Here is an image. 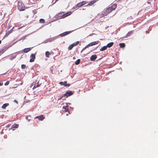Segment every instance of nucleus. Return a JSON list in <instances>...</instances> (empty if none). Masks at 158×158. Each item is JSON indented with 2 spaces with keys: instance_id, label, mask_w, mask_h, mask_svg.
<instances>
[{
  "instance_id": "obj_11",
  "label": "nucleus",
  "mask_w": 158,
  "mask_h": 158,
  "mask_svg": "<svg viewBox=\"0 0 158 158\" xmlns=\"http://www.w3.org/2000/svg\"><path fill=\"white\" fill-rule=\"evenodd\" d=\"M37 81H36L35 82H36ZM40 84H39V81H38L37 82V83H35L34 84V86L33 87V89H34L40 86Z\"/></svg>"
},
{
  "instance_id": "obj_2",
  "label": "nucleus",
  "mask_w": 158,
  "mask_h": 158,
  "mask_svg": "<svg viewBox=\"0 0 158 158\" xmlns=\"http://www.w3.org/2000/svg\"><path fill=\"white\" fill-rule=\"evenodd\" d=\"M18 9L20 11H23L25 10V7L24 4L21 2H19L18 4Z\"/></svg>"
},
{
  "instance_id": "obj_39",
  "label": "nucleus",
  "mask_w": 158,
  "mask_h": 158,
  "mask_svg": "<svg viewBox=\"0 0 158 158\" xmlns=\"http://www.w3.org/2000/svg\"><path fill=\"white\" fill-rule=\"evenodd\" d=\"M1 40H0V44H1Z\"/></svg>"
},
{
  "instance_id": "obj_34",
  "label": "nucleus",
  "mask_w": 158,
  "mask_h": 158,
  "mask_svg": "<svg viewBox=\"0 0 158 158\" xmlns=\"http://www.w3.org/2000/svg\"><path fill=\"white\" fill-rule=\"evenodd\" d=\"M3 85L2 83H0V86L2 85Z\"/></svg>"
},
{
  "instance_id": "obj_33",
  "label": "nucleus",
  "mask_w": 158,
  "mask_h": 158,
  "mask_svg": "<svg viewBox=\"0 0 158 158\" xmlns=\"http://www.w3.org/2000/svg\"><path fill=\"white\" fill-rule=\"evenodd\" d=\"M9 34V33H6V34L5 35V36H6L8 35Z\"/></svg>"
},
{
  "instance_id": "obj_19",
  "label": "nucleus",
  "mask_w": 158,
  "mask_h": 158,
  "mask_svg": "<svg viewBox=\"0 0 158 158\" xmlns=\"http://www.w3.org/2000/svg\"><path fill=\"white\" fill-rule=\"evenodd\" d=\"M96 2V1H92L90 2L88 4V5L89 6H91L93 5Z\"/></svg>"
},
{
  "instance_id": "obj_29",
  "label": "nucleus",
  "mask_w": 158,
  "mask_h": 158,
  "mask_svg": "<svg viewBox=\"0 0 158 158\" xmlns=\"http://www.w3.org/2000/svg\"><path fill=\"white\" fill-rule=\"evenodd\" d=\"M113 42H110L109 43V48L111 47L113 45Z\"/></svg>"
},
{
  "instance_id": "obj_23",
  "label": "nucleus",
  "mask_w": 158,
  "mask_h": 158,
  "mask_svg": "<svg viewBox=\"0 0 158 158\" xmlns=\"http://www.w3.org/2000/svg\"><path fill=\"white\" fill-rule=\"evenodd\" d=\"M119 46L120 48H123L125 46V44L123 43H120L119 44Z\"/></svg>"
},
{
  "instance_id": "obj_15",
  "label": "nucleus",
  "mask_w": 158,
  "mask_h": 158,
  "mask_svg": "<svg viewBox=\"0 0 158 158\" xmlns=\"http://www.w3.org/2000/svg\"><path fill=\"white\" fill-rule=\"evenodd\" d=\"M107 47H109V44H107L106 46H104L103 47L100 49V50L101 51H104L107 49Z\"/></svg>"
},
{
  "instance_id": "obj_5",
  "label": "nucleus",
  "mask_w": 158,
  "mask_h": 158,
  "mask_svg": "<svg viewBox=\"0 0 158 158\" xmlns=\"http://www.w3.org/2000/svg\"><path fill=\"white\" fill-rule=\"evenodd\" d=\"M9 46H5L0 50V53H3L9 48Z\"/></svg>"
},
{
  "instance_id": "obj_22",
  "label": "nucleus",
  "mask_w": 158,
  "mask_h": 158,
  "mask_svg": "<svg viewBox=\"0 0 158 158\" xmlns=\"http://www.w3.org/2000/svg\"><path fill=\"white\" fill-rule=\"evenodd\" d=\"M73 46L71 44L69 46V47L68 48V50H71L72 49V48H73Z\"/></svg>"
},
{
  "instance_id": "obj_10",
  "label": "nucleus",
  "mask_w": 158,
  "mask_h": 158,
  "mask_svg": "<svg viewBox=\"0 0 158 158\" xmlns=\"http://www.w3.org/2000/svg\"><path fill=\"white\" fill-rule=\"evenodd\" d=\"M35 118H38L39 120L42 121L45 118V117H44L43 115H41L36 116Z\"/></svg>"
},
{
  "instance_id": "obj_32",
  "label": "nucleus",
  "mask_w": 158,
  "mask_h": 158,
  "mask_svg": "<svg viewBox=\"0 0 158 158\" xmlns=\"http://www.w3.org/2000/svg\"><path fill=\"white\" fill-rule=\"evenodd\" d=\"M55 39V38H51L50 40V41H52V40H53L54 39Z\"/></svg>"
},
{
  "instance_id": "obj_13",
  "label": "nucleus",
  "mask_w": 158,
  "mask_h": 158,
  "mask_svg": "<svg viewBox=\"0 0 158 158\" xmlns=\"http://www.w3.org/2000/svg\"><path fill=\"white\" fill-rule=\"evenodd\" d=\"M97 58V56L96 55H93L90 57V60L91 61H94Z\"/></svg>"
},
{
  "instance_id": "obj_20",
  "label": "nucleus",
  "mask_w": 158,
  "mask_h": 158,
  "mask_svg": "<svg viewBox=\"0 0 158 158\" xmlns=\"http://www.w3.org/2000/svg\"><path fill=\"white\" fill-rule=\"evenodd\" d=\"M79 42L78 41H77L76 42L73 43L72 44L73 46V47H74V46H75L77 45L78 44H79Z\"/></svg>"
},
{
  "instance_id": "obj_30",
  "label": "nucleus",
  "mask_w": 158,
  "mask_h": 158,
  "mask_svg": "<svg viewBox=\"0 0 158 158\" xmlns=\"http://www.w3.org/2000/svg\"><path fill=\"white\" fill-rule=\"evenodd\" d=\"M26 67V65L25 64H22L21 65V68L22 69H24Z\"/></svg>"
},
{
  "instance_id": "obj_41",
  "label": "nucleus",
  "mask_w": 158,
  "mask_h": 158,
  "mask_svg": "<svg viewBox=\"0 0 158 158\" xmlns=\"http://www.w3.org/2000/svg\"><path fill=\"white\" fill-rule=\"evenodd\" d=\"M66 115H68V114H66Z\"/></svg>"
},
{
  "instance_id": "obj_28",
  "label": "nucleus",
  "mask_w": 158,
  "mask_h": 158,
  "mask_svg": "<svg viewBox=\"0 0 158 158\" xmlns=\"http://www.w3.org/2000/svg\"><path fill=\"white\" fill-rule=\"evenodd\" d=\"M109 10L108 9H107L106 10H104V11L105 12L106 11V14H105L104 15H108V11Z\"/></svg>"
},
{
  "instance_id": "obj_21",
  "label": "nucleus",
  "mask_w": 158,
  "mask_h": 158,
  "mask_svg": "<svg viewBox=\"0 0 158 158\" xmlns=\"http://www.w3.org/2000/svg\"><path fill=\"white\" fill-rule=\"evenodd\" d=\"M50 55V53L48 51H47L45 52V56L47 57H49V56Z\"/></svg>"
},
{
  "instance_id": "obj_17",
  "label": "nucleus",
  "mask_w": 158,
  "mask_h": 158,
  "mask_svg": "<svg viewBox=\"0 0 158 158\" xmlns=\"http://www.w3.org/2000/svg\"><path fill=\"white\" fill-rule=\"evenodd\" d=\"M31 50V48H26L24 49L23 51L24 52L27 53V52H28L30 51Z\"/></svg>"
},
{
  "instance_id": "obj_1",
  "label": "nucleus",
  "mask_w": 158,
  "mask_h": 158,
  "mask_svg": "<svg viewBox=\"0 0 158 158\" xmlns=\"http://www.w3.org/2000/svg\"><path fill=\"white\" fill-rule=\"evenodd\" d=\"M71 14L72 12L71 11H69L65 13H64V12H61L59 13L57 15H56V17L58 19H63L68 16H69Z\"/></svg>"
},
{
  "instance_id": "obj_14",
  "label": "nucleus",
  "mask_w": 158,
  "mask_h": 158,
  "mask_svg": "<svg viewBox=\"0 0 158 158\" xmlns=\"http://www.w3.org/2000/svg\"><path fill=\"white\" fill-rule=\"evenodd\" d=\"M19 125L18 124H14L12 126V128H13V130H14L15 128L18 127Z\"/></svg>"
},
{
  "instance_id": "obj_4",
  "label": "nucleus",
  "mask_w": 158,
  "mask_h": 158,
  "mask_svg": "<svg viewBox=\"0 0 158 158\" xmlns=\"http://www.w3.org/2000/svg\"><path fill=\"white\" fill-rule=\"evenodd\" d=\"M59 84L61 85H63L64 86L69 87L70 86V84L69 83H67V81H64V82H60Z\"/></svg>"
},
{
  "instance_id": "obj_40",
  "label": "nucleus",
  "mask_w": 158,
  "mask_h": 158,
  "mask_svg": "<svg viewBox=\"0 0 158 158\" xmlns=\"http://www.w3.org/2000/svg\"><path fill=\"white\" fill-rule=\"evenodd\" d=\"M34 85V83H33L32 84V85Z\"/></svg>"
},
{
  "instance_id": "obj_37",
  "label": "nucleus",
  "mask_w": 158,
  "mask_h": 158,
  "mask_svg": "<svg viewBox=\"0 0 158 158\" xmlns=\"http://www.w3.org/2000/svg\"><path fill=\"white\" fill-rule=\"evenodd\" d=\"M28 116H27V117H26V119H28Z\"/></svg>"
},
{
  "instance_id": "obj_31",
  "label": "nucleus",
  "mask_w": 158,
  "mask_h": 158,
  "mask_svg": "<svg viewBox=\"0 0 158 158\" xmlns=\"http://www.w3.org/2000/svg\"><path fill=\"white\" fill-rule=\"evenodd\" d=\"M9 81H7L5 84V85H8L9 83Z\"/></svg>"
},
{
  "instance_id": "obj_12",
  "label": "nucleus",
  "mask_w": 158,
  "mask_h": 158,
  "mask_svg": "<svg viewBox=\"0 0 158 158\" xmlns=\"http://www.w3.org/2000/svg\"><path fill=\"white\" fill-rule=\"evenodd\" d=\"M99 43V41H97L92 42L89 43V44H90V46H94V45H95L96 44H98Z\"/></svg>"
},
{
  "instance_id": "obj_18",
  "label": "nucleus",
  "mask_w": 158,
  "mask_h": 158,
  "mask_svg": "<svg viewBox=\"0 0 158 158\" xmlns=\"http://www.w3.org/2000/svg\"><path fill=\"white\" fill-rule=\"evenodd\" d=\"M9 105V104L8 103H5L3 104L2 106V108L3 109H5Z\"/></svg>"
},
{
  "instance_id": "obj_36",
  "label": "nucleus",
  "mask_w": 158,
  "mask_h": 158,
  "mask_svg": "<svg viewBox=\"0 0 158 158\" xmlns=\"http://www.w3.org/2000/svg\"><path fill=\"white\" fill-rule=\"evenodd\" d=\"M62 99V97H60L58 99V100H61Z\"/></svg>"
},
{
  "instance_id": "obj_7",
  "label": "nucleus",
  "mask_w": 158,
  "mask_h": 158,
  "mask_svg": "<svg viewBox=\"0 0 158 158\" xmlns=\"http://www.w3.org/2000/svg\"><path fill=\"white\" fill-rule=\"evenodd\" d=\"M30 57L31 58L30 60V62H34L35 58V55L34 54H32L31 55Z\"/></svg>"
},
{
  "instance_id": "obj_9",
  "label": "nucleus",
  "mask_w": 158,
  "mask_h": 158,
  "mask_svg": "<svg viewBox=\"0 0 158 158\" xmlns=\"http://www.w3.org/2000/svg\"><path fill=\"white\" fill-rule=\"evenodd\" d=\"M86 3V2L85 1H83L80 2L78 3L76 5L77 7H80L81 6H83V5H84Z\"/></svg>"
},
{
  "instance_id": "obj_8",
  "label": "nucleus",
  "mask_w": 158,
  "mask_h": 158,
  "mask_svg": "<svg viewBox=\"0 0 158 158\" xmlns=\"http://www.w3.org/2000/svg\"><path fill=\"white\" fill-rule=\"evenodd\" d=\"M72 31H66L60 34V35L62 37L64 36L65 35H66L68 34H70L71 33Z\"/></svg>"
},
{
  "instance_id": "obj_27",
  "label": "nucleus",
  "mask_w": 158,
  "mask_h": 158,
  "mask_svg": "<svg viewBox=\"0 0 158 158\" xmlns=\"http://www.w3.org/2000/svg\"><path fill=\"white\" fill-rule=\"evenodd\" d=\"M132 31H129L128 33L127 34V36H129L130 34H131L132 33Z\"/></svg>"
},
{
  "instance_id": "obj_3",
  "label": "nucleus",
  "mask_w": 158,
  "mask_h": 158,
  "mask_svg": "<svg viewBox=\"0 0 158 158\" xmlns=\"http://www.w3.org/2000/svg\"><path fill=\"white\" fill-rule=\"evenodd\" d=\"M73 94V93L72 91L70 90H68L67 91L65 94H63V96L66 97V98H67L68 97L72 95Z\"/></svg>"
},
{
  "instance_id": "obj_24",
  "label": "nucleus",
  "mask_w": 158,
  "mask_h": 158,
  "mask_svg": "<svg viewBox=\"0 0 158 158\" xmlns=\"http://www.w3.org/2000/svg\"><path fill=\"white\" fill-rule=\"evenodd\" d=\"M80 62V60L79 59H78L75 62V64L76 65H77L79 64Z\"/></svg>"
},
{
  "instance_id": "obj_26",
  "label": "nucleus",
  "mask_w": 158,
  "mask_h": 158,
  "mask_svg": "<svg viewBox=\"0 0 158 158\" xmlns=\"http://www.w3.org/2000/svg\"><path fill=\"white\" fill-rule=\"evenodd\" d=\"M90 46V45L89 44L88 45H86L84 48H83L82 51H83V50H85V49H86V48H88Z\"/></svg>"
},
{
  "instance_id": "obj_38",
  "label": "nucleus",
  "mask_w": 158,
  "mask_h": 158,
  "mask_svg": "<svg viewBox=\"0 0 158 158\" xmlns=\"http://www.w3.org/2000/svg\"><path fill=\"white\" fill-rule=\"evenodd\" d=\"M28 121H30V119H29V118H28V119H27Z\"/></svg>"
},
{
  "instance_id": "obj_25",
  "label": "nucleus",
  "mask_w": 158,
  "mask_h": 158,
  "mask_svg": "<svg viewBox=\"0 0 158 158\" xmlns=\"http://www.w3.org/2000/svg\"><path fill=\"white\" fill-rule=\"evenodd\" d=\"M40 22L41 23H44L45 22V20L44 19H41L40 20Z\"/></svg>"
},
{
  "instance_id": "obj_35",
  "label": "nucleus",
  "mask_w": 158,
  "mask_h": 158,
  "mask_svg": "<svg viewBox=\"0 0 158 158\" xmlns=\"http://www.w3.org/2000/svg\"><path fill=\"white\" fill-rule=\"evenodd\" d=\"M14 102H16L17 103H18V102H17V101H16V100H14Z\"/></svg>"
},
{
  "instance_id": "obj_6",
  "label": "nucleus",
  "mask_w": 158,
  "mask_h": 158,
  "mask_svg": "<svg viewBox=\"0 0 158 158\" xmlns=\"http://www.w3.org/2000/svg\"><path fill=\"white\" fill-rule=\"evenodd\" d=\"M117 7V4L114 3L111 6L109 7V10L111 12L112 11L114 10Z\"/></svg>"
},
{
  "instance_id": "obj_16",
  "label": "nucleus",
  "mask_w": 158,
  "mask_h": 158,
  "mask_svg": "<svg viewBox=\"0 0 158 158\" xmlns=\"http://www.w3.org/2000/svg\"><path fill=\"white\" fill-rule=\"evenodd\" d=\"M63 108L64 109V111L65 112L69 111V110L68 109V106H63Z\"/></svg>"
}]
</instances>
